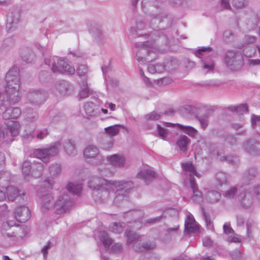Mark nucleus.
I'll list each match as a JSON object with an SVG mask.
<instances>
[{
    "instance_id": "nucleus-6",
    "label": "nucleus",
    "mask_w": 260,
    "mask_h": 260,
    "mask_svg": "<svg viewBox=\"0 0 260 260\" xmlns=\"http://www.w3.org/2000/svg\"><path fill=\"white\" fill-rule=\"evenodd\" d=\"M54 181L52 180L46 179L42 185V187L38 191V196L40 199L41 210L43 212H47L53 206L52 201L53 198L51 194L45 191L43 193V190L52 188Z\"/></svg>"
},
{
    "instance_id": "nucleus-60",
    "label": "nucleus",
    "mask_w": 260,
    "mask_h": 260,
    "mask_svg": "<svg viewBox=\"0 0 260 260\" xmlns=\"http://www.w3.org/2000/svg\"><path fill=\"white\" fill-rule=\"evenodd\" d=\"M220 4L222 9L231 10L232 8L229 0H221Z\"/></svg>"
},
{
    "instance_id": "nucleus-14",
    "label": "nucleus",
    "mask_w": 260,
    "mask_h": 260,
    "mask_svg": "<svg viewBox=\"0 0 260 260\" xmlns=\"http://www.w3.org/2000/svg\"><path fill=\"white\" fill-rule=\"evenodd\" d=\"M177 67V61L174 59L168 61L165 66L160 63H156L155 64H150L148 67V71L152 74L161 73L165 70L171 72L175 70Z\"/></svg>"
},
{
    "instance_id": "nucleus-4",
    "label": "nucleus",
    "mask_w": 260,
    "mask_h": 260,
    "mask_svg": "<svg viewBox=\"0 0 260 260\" xmlns=\"http://www.w3.org/2000/svg\"><path fill=\"white\" fill-rule=\"evenodd\" d=\"M20 124L16 121H9L6 126L0 127V146L5 147L14 140L19 132Z\"/></svg>"
},
{
    "instance_id": "nucleus-9",
    "label": "nucleus",
    "mask_w": 260,
    "mask_h": 260,
    "mask_svg": "<svg viewBox=\"0 0 260 260\" xmlns=\"http://www.w3.org/2000/svg\"><path fill=\"white\" fill-rule=\"evenodd\" d=\"M224 63L231 70L240 69L243 64L241 52L236 50L227 51L224 56Z\"/></svg>"
},
{
    "instance_id": "nucleus-43",
    "label": "nucleus",
    "mask_w": 260,
    "mask_h": 260,
    "mask_svg": "<svg viewBox=\"0 0 260 260\" xmlns=\"http://www.w3.org/2000/svg\"><path fill=\"white\" fill-rule=\"evenodd\" d=\"M161 114L155 111H152L145 115L144 118L146 121H156L159 119L161 117Z\"/></svg>"
},
{
    "instance_id": "nucleus-26",
    "label": "nucleus",
    "mask_w": 260,
    "mask_h": 260,
    "mask_svg": "<svg viewBox=\"0 0 260 260\" xmlns=\"http://www.w3.org/2000/svg\"><path fill=\"white\" fill-rule=\"evenodd\" d=\"M175 125H177L180 129L190 137H194L198 133V131L191 126H185L179 123L173 124L171 123H167V126H174Z\"/></svg>"
},
{
    "instance_id": "nucleus-57",
    "label": "nucleus",
    "mask_w": 260,
    "mask_h": 260,
    "mask_svg": "<svg viewBox=\"0 0 260 260\" xmlns=\"http://www.w3.org/2000/svg\"><path fill=\"white\" fill-rule=\"evenodd\" d=\"M122 248L123 245L121 243H117L112 246L111 250L114 253H117L120 252Z\"/></svg>"
},
{
    "instance_id": "nucleus-33",
    "label": "nucleus",
    "mask_w": 260,
    "mask_h": 260,
    "mask_svg": "<svg viewBox=\"0 0 260 260\" xmlns=\"http://www.w3.org/2000/svg\"><path fill=\"white\" fill-rule=\"evenodd\" d=\"M119 127H124L123 125L115 124L105 128V133L110 136L109 138H112L116 136L119 132Z\"/></svg>"
},
{
    "instance_id": "nucleus-17",
    "label": "nucleus",
    "mask_w": 260,
    "mask_h": 260,
    "mask_svg": "<svg viewBox=\"0 0 260 260\" xmlns=\"http://www.w3.org/2000/svg\"><path fill=\"white\" fill-rule=\"evenodd\" d=\"M15 218L19 222H25L30 217V211L25 206H20L16 208L14 212Z\"/></svg>"
},
{
    "instance_id": "nucleus-61",
    "label": "nucleus",
    "mask_w": 260,
    "mask_h": 260,
    "mask_svg": "<svg viewBox=\"0 0 260 260\" xmlns=\"http://www.w3.org/2000/svg\"><path fill=\"white\" fill-rule=\"evenodd\" d=\"M224 233L225 234H230L234 232V230L230 226V223L226 222L223 226Z\"/></svg>"
},
{
    "instance_id": "nucleus-34",
    "label": "nucleus",
    "mask_w": 260,
    "mask_h": 260,
    "mask_svg": "<svg viewBox=\"0 0 260 260\" xmlns=\"http://www.w3.org/2000/svg\"><path fill=\"white\" fill-rule=\"evenodd\" d=\"M114 139L113 138L105 137L100 142V147L105 150H109L113 146Z\"/></svg>"
},
{
    "instance_id": "nucleus-27",
    "label": "nucleus",
    "mask_w": 260,
    "mask_h": 260,
    "mask_svg": "<svg viewBox=\"0 0 260 260\" xmlns=\"http://www.w3.org/2000/svg\"><path fill=\"white\" fill-rule=\"evenodd\" d=\"M25 119L29 122H34L38 119V113L32 108H26L23 111Z\"/></svg>"
},
{
    "instance_id": "nucleus-37",
    "label": "nucleus",
    "mask_w": 260,
    "mask_h": 260,
    "mask_svg": "<svg viewBox=\"0 0 260 260\" xmlns=\"http://www.w3.org/2000/svg\"><path fill=\"white\" fill-rule=\"evenodd\" d=\"M8 198L9 201H13L18 196L20 195L19 191L16 187L10 186L6 188Z\"/></svg>"
},
{
    "instance_id": "nucleus-15",
    "label": "nucleus",
    "mask_w": 260,
    "mask_h": 260,
    "mask_svg": "<svg viewBox=\"0 0 260 260\" xmlns=\"http://www.w3.org/2000/svg\"><path fill=\"white\" fill-rule=\"evenodd\" d=\"M243 149L252 155H260V143L255 140H249L243 143Z\"/></svg>"
},
{
    "instance_id": "nucleus-21",
    "label": "nucleus",
    "mask_w": 260,
    "mask_h": 260,
    "mask_svg": "<svg viewBox=\"0 0 260 260\" xmlns=\"http://www.w3.org/2000/svg\"><path fill=\"white\" fill-rule=\"evenodd\" d=\"M19 55L22 60L26 63L31 62L35 58V54L29 47H22L19 50Z\"/></svg>"
},
{
    "instance_id": "nucleus-55",
    "label": "nucleus",
    "mask_w": 260,
    "mask_h": 260,
    "mask_svg": "<svg viewBox=\"0 0 260 260\" xmlns=\"http://www.w3.org/2000/svg\"><path fill=\"white\" fill-rule=\"evenodd\" d=\"M31 169V163L29 161L26 160L23 162L22 167V173L25 175H28L30 172Z\"/></svg>"
},
{
    "instance_id": "nucleus-45",
    "label": "nucleus",
    "mask_w": 260,
    "mask_h": 260,
    "mask_svg": "<svg viewBox=\"0 0 260 260\" xmlns=\"http://www.w3.org/2000/svg\"><path fill=\"white\" fill-rule=\"evenodd\" d=\"M202 215L205 220L207 228L213 231L214 230V227L213 225L211 224L210 216L205 212V209L203 207H202Z\"/></svg>"
},
{
    "instance_id": "nucleus-48",
    "label": "nucleus",
    "mask_w": 260,
    "mask_h": 260,
    "mask_svg": "<svg viewBox=\"0 0 260 260\" xmlns=\"http://www.w3.org/2000/svg\"><path fill=\"white\" fill-rule=\"evenodd\" d=\"M88 70L86 64H80L77 69V74L81 77H86Z\"/></svg>"
},
{
    "instance_id": "nucleus-40",
    "label": "nucleus",
    "mask_w": 260,
    "mask_h": 260,
    "mask_svg": "<svg viewBox=\"0 0 260 260\" xmlns=\"http://www.w3.org/2000/svg\"><path fill=\"white\" fill-rule=\"evenodd\" d=\"M185 230L187 231L188 233H192L197 231L194 220L190 217L187 218V219L185 220Z\"/></svg>"
},
{
    "instance_id": "nucleus-36",
    "label": "nucleus",
    "mask_w": 260,
    "mask_h": 260,
    "mask_svg": "<svg viewBox=\"0 0 260 260\" xmlns=\"http://www.w3.org/2000/svg\"><path fill=\"white\" fill-rule=\"evenodd\" d=\"M49 171L52 177H57L61 173V167L59 164H53L49 166Z\"/></svg>"
},
{
    "instance_id": "nucleus-32",
    "label": "nucleus",
    "mask_w": 260,
    "mask_h": 260,
    "mask_svg": "<svg viewBox=\"0 0 260 260\" xmlns=\"http://www.w3.org/2000/svg\"><path fill=\"white\" fill-rule=\"evenodd\" d=\"M70 87L69 83L66 81H61L57 83L56 85V89L63 95H67L68 93Z\"/></svg>"
},
{
    "instance_id": "nucleus-52",
    "label": "nucleus",
    "mask_w": 260,
    "mask_h": 260,
    "mask_svg": "<svg viewBox=\"0 0 260 260\" xmlns=\"http://www.w3.org/2000/svg\"><path fill=\"white\" fill-rule=\"evenodd\" d=\"M237 192L236 187H232L229 190L226 191L223 194V196L228 199H233Z\"/></svg>"
},
{
    "instance_id": "nucleus-12",
    "label": "nucleus",
    "mask_w": 260,
    "mask_h": 260,
    "mask_svg": "<svg viewBox=\"0 0 260 260\" xmlns=\"http://www.w3.org/2000/svg\"><path fill=\"white\" fill-rule=\"evenodd\" d=\"M84 156L86 161L92 165L101 164L104 160L100 155L98 148L93 145H89L85 148Z\"/></svg>"
},
{
    "instance_id": "nucleus-28",
    "label": "nucleus",
    "mask_w": 260,
    "mask_h": 260,
    "mask_svg": "<svg viewBox=\"0 0 260 260\" xmlns=\"http://www.w3.org/2000/svg\"><path fill=\"white\" fill-rule=\"evenodd\" d=\"M99 238L103 244L106 250H108L110 246L113 243V240L110 238L107 232L105 231H101L99 233Z\"/></svg>"
},
{
    "instance_id": "nucleus-29",
    "label": "nucleus",
    "mask_w": 260,
    "mask_h": 260,
    "mask_svg": "<svg viewBox=\"0 0 260 260\" xmlns=\"http://www.w3.org/2000/svg\"><path fill=\"white\" fill-rule=\"evenodd\" d=\"M181 167L185 174H189V181L191 178H194V176H198L196 168L192 163L189 162L182 163Z\"/></svg>"
},
{
    "instance_id": "nucleus-62",
    "label": "nucleus",
    "mask_w": 260,
    "mask_h": 260,
    "mask_svg": "<svg viewBox=\"0 0 260 260\" xmlns=\"http://www.w3.org/2000/svg\"><path fill=\"white\" fill-rule=\"evenodd\" d=\"M251 124L253 126L260 124V116L252 115L251 119Z\"/></svg>"
},
{
    "instance_id": "nucleus-5",
    "label": "nucleus",
    "mask_w": 260,
    "mask_h": 260,
    "mask_svg": "<svg viewBox=\"0 0 260 260\" xmlns=\"http://www.w3.org/2000/svg\"><path fill=\"white\" fill-rule=\"evenodd\" d=\"M210 52H212L211 54L212 56H216L217 55V52L210 47H200L194 52L196 56L201 59L200 62L202 67L207 72L213 71L215 67L214 61L212 59L207 57V56L210 55H208L207 53Z\"/></svg>"
},
{
    "instance_id": "nucleus-63",
    "label": "nucleus",
    "mask_w": 260,
    "mask_h": 260,
    "mask_svg": "<svg viewBox=\"0 0 260 260\" xmlns=\"http://www.w3.org/2000/svg\"><path fill=\"white\" fill-rule=\"evenodd\" d=\"M248 106L246 104H242L238 106V113L240 114L248 112Z\"/></svg>"
},
{
    "instance_id": "nucleus-16",
    "label": "nucleus",
    "mask_w": 260,
    "mask_h": 260,
    "mask_svg": "<svg viewBox=\"0 0 260 260\" xmlns=\"http://www.w3.org/2000/svg\"><path fill=\"white\" fill-rule=\"evenodd\" d=\"M155 247V244L154 242H143L141 238L135 242L132 245L133 249L137 252L153 249Z\"/></svg>"
},
{
    "instance_id": "nucleus-56",
    "label": "nucleus",
    "mask_w": 260,
    "mask_h": 260,
    "mask_svg": "<svg viewBox=\"0 0 260 260\" xmlns=\"http://www.w3.org/2000/svg\"><path fill=\"white\" fill-rule=\"evenodd\" d=\"M257 39L254 36L245 35L243 38V42L245 45H248L256 42Z\"/></svg>"
},
{
    "instance_id": "nucleus-24",
    "label": "nucleus",
    "mask_w": 260,
    "mask_h": 260,
    "mask_svg": "<svg viewBox=\"0 0 260 260\" xmlns=\"http://www.w3.org/2000/svg\"><path fill=\"white\" fill-rule=\"evenodd\" d=\"M190 188L192 190V200L196 202H199L202 199V192L199 190L198 185L195 182L194 178H191L190 180Z\"/></svg>"
},
{
    "instance_id": "nucleus-3",
    "label": "nucleus",
    "mask_w": 260,
    "mask_h": 260,
    "mask_svg": "<svg viewBox=\"0 0 260 260\" xmlns=\"http://www.w3.org/2000/svg\"><path fill=\"white\" fill-rule=\"evenodd\" d=\"M44 63L54 73H66L69 75L74 74L75 70L71 62L66 59H61L58 56H53L44 59Z\"/></svg>"
},
{
    "instance_id": "nucleus-18",
    "label": "nucleus",
    "mask_w": 260,
    "mask_h": 260,
    "mask_svg": "<svg viewBox=\"0 0 260 260\" xmlns=\"http://www.w3.org/2000/svg\"><path fill=\"white\" fill-rule=\"evenodd\" d=\"M137 47L140 48L139 51L136 54L137 60L142 63H144L146 61V59L139 55V54H141L143 50H145L148 54H149L153 51L154 49V44L150 43L148 42H144L142 44H137L136 45Z\"/></svg>"
},
{
    "instance_id": "nucleus-44",
    "label": "nucleus",
    "mask_w": 260,
    "mask_h": 260,
    "mask_svg": "<svg viewBox=\"0 0 260 260\" xmlns=\"http://www.w3.org/2000/svg\"><path fill=\"white\" fill-rule=\"evenodd\" d=\"M216 179L219 182L220 185L225 184L228 181V176L226 174L223 172H218L216 175Z\"/></svg>"
},
{
    "instance_id": "nucleus-42",
    "label": "nucleus",
    "mask_w": 260,
    "mask_h": 260,
    "mask_svg": "<svg viewBox=\"0 0 260 260\" xmlns=\"http://www.w3.org/2000/svg\"><path fill=\"white\" fill-rule=\"evenodd\" d=\"M10 179V174L7 171L0 172V186L7 184Z\"/></svg>"
},
{
    "instance_id": "nucleus-19",
    "label": "nucleus",
    "mask_w": 260,
    "mask_h": 260,
    "mask_svg": "<svg viewBox=\"0 0 260 260\" xmlns=\"http://www.w3.org/2000/svg\"><path fill=\"white\" fill-rule=\"evenodd\" d=\"M20 17V12L19 9H15L11 10L7 16L6 28L11 29L13 25L19 22Z\"/></svg>"
},
{
    "instance_id": "nucleus-39",
    "label": "nucleus",
    "mask_w": 260,
    "mask_h": 260,
    "mask_svg": "<svg viewBox=\"0 0 260 260\" xmlns=\"http://www.w3.org/2000/svg\"><path fill=\"white\" fill-rule=\"evenodd\" d=\"M165 20H168V18L165 15H161L160 14L152 15L151 24L152 27H155V25L159 24Z\"/></svg>"
},
{
    "instance_id": "nucleus-1",
    "label": "nucleus",
    "mask_w": 260,
    "mask_h": 260,
    "mask_svg": "<svg viewBox=\"0 0 260 260\" xmlns=\"http://www.w3.org/2000/svg\"><path fill=\"white\" fill-rule=\"evenodd\" d=\"M115 181L99 177H93L88 182V186L93 189V196L96 202H105L113 194Z\"/></svg>"
},
{
    "instance_id": "nucleus-53",
    "label": "nucleus",
    "mask_w": 260,
    "mask_h": 260,
    "mask_svg": "<svg viewBox=\"0 0 260 260\" xmlns=\"http://www.w3.org/2000/svg\"><path fill=\"white\" fill-rule=\"evenodd\" d=\"M206 144V150L209 154H216L217 146L215 144H212L210 143H205Z\"/></svg>"
},
{
    "instance_id": "nucleus-13",
    "label": "nucleus",
    "mask_w": 260,
    "mask_h": 260,
    "mask_svg": "<svg viewBox=\"0 0 260 260\" xmlns=\"http://www.w3.org/2000/svg\"><path fill=\"white\" fill-rule=\"evenodd\" d=\"M48 97L47 92L43 89H31L28 92L26 98L28 102L34 105L43 104Z\"/></svg>"
},
{
    "instance_id": "nucleus-20",
    "label": "nucleus",
    "mask_w": 260,
    "mask_h": 260,
    "mask_svg": "<svg viewBox=\"0 0 260 260\" xmlns=\"http://www.w3.org/2000/svg\"><path fill=\"white\" fill-rule=\"evenodd\" d=\"M110 164L115 167L124 168L126 167L125 158L123 155L115 154L107 157Z\"/></svg>"
},
{
    "instance_id": "nucleus-49",
    "label": "nucleus",
    "mask_w": 260,
    "mask_h": 260,
    "mask_svg": "<svg viewBox=\"0 0 260 260\" xmlns=\"http://www.w3.org/2000/svg\"><path fill=\"white\" fill-rule=\"evenodd\" d=\"M257 174V171L256 169L255 168H251L245 172L244 177L247 179H251L255 177Z\"/></svg>"
},
{
    "instance_id": "nucleus-7",
    "label": "nucleus",
    "mask_w": 260,
    "mask_h": 260,
    "mask_svg": "<svg viewBox=\"0 0 260 260\" xmlns=\"http://www.w3.org/2000/svg\"><path fill=\"white\" fill-rule=\"evenodd\" d=\"M60 146V143L57 142L45 147L35 149L33 154L36 157L47 164L50 162L51 157L58 154Z\"/></svg>"
},
{
    "instance_id": "nucleus-22",
    "label": "nucleus",
    "mask_w": 260,
    "mask_h": 260,
    "mask_svg": "<svg viewBox=\"0 0 260 260\" xmlns=\"http://www.w3.org/2000/svg\"><path fill=\"white\" fill-rule=\"evenodd\" d=\"M137 176L138 178L143 180L146 184H148L155 178L156 174L152 170L148 169L139 172Z\"/></svg>"
},
{
    "instance_id": "nucleus-30",
    "label": "nucleus",
    "mask_w": 260,
    "mask_h": 260,
    "mask_svg": "<svg viewBox=\"0 0 260 260\" xmlns=\"http://www.w3.org/2000/svg\"><path fill=\"white\" fill-rule=\"evenodd\" d=\"M125 236L127 238L126 244L131 245L141 238V236L137 234L135 231L127 230L125 232Z\"/></svg>"
},
{
    "instance_id": "nucleus-2",
    "label": "nucleus",
    "mask_w": 260,
    "mask_h": 260,
    "mask_svg": "<svg viewBox=\"0 0 260 260\" xmlns=\"http://www.w3.org/2000/svg\"><path fill=\"white\" fill-rule=\"evenodd\" d=\"M0 82L4 84L3 92L10 97L11 102H18L20 100L21 96L19 91L20 82L19 69L17 67H13L8 72L5 84L3 81H0Z\"/></svg>"
},
{
    "instance_id": "nucleus-47",
    "label": "nucleus",
    "mask_w": 260,
    "mask_h": 260,
    "mask_svg": "<svg viewBox=\"0 0 260 260\" xmlns=\"http://www.w3.org/2000/svg\"><path fill=\"white\" fill-rule=\"evenodd\" d=\"M145 27L144 24L142 22H139L137 23L136 27H132L131 29V32L133 35L138 37H140L142 35V34H139L138 30H143Z\"/></svg>"
},
{
    "instance_id": "nucleus-25",
    "label": "nucleus",
    "mask_w": 260,
    "mask_h": 260,
    "mask_svg": "<svg viewBox=\"0 0 260 260\" xmlns=\"http://www.w3.org/2000/svg\"><path fill=\"white\" fill-rule=\"evenodd\" d=\"M84 108L86 114L90 116H96L100 112L99 106L95 105L92 102L86 103Z\"/></svg>"
},
{
    "instance_id": "nucleus-8",
    "label": "nucleus",
    "mask_w": 260,
    "mask_h": 260,
    "mask_svg": "<svg viewBox=\"0 0 260 260\" xmlns=\"http://www.w3.org/2000/svg\"><path fill=\"white\" fill-rule=\"evenodd\" d=\"M17 102L13 103L11 101L10 97L6 95L3 102L1 103L0 115H2L4 119H17L21 114V111L18 107H9L10 104H14Z\"/></svg>"
},
{
    "instance_id": "nucleus-46",
    "label": "nucleus",
    "mask_w": 260,
    "mask_h": 260,
    "mask_svg": "<svg viewBox=\"0 0 260 260\" xmlns=\"http://www.w3.org/2000/svg\"><path fill=\"white\" fill-rule=\"evenodd\" d=\"M49 134V132L47 128H44L40 129L38 133L35 135L32 136V138L36 137L37 139L42 140L46 138Z\"/></svg>"
},
{
    "instance_id": "nucleus-11",
    "label": "nucleus",
    "mask_w": 260,
    "mask_h": 260,
    "mask_svg": "<svg viewBox=\"0 0 260 260\" xmlns=\"http://www.w3.org/2000/svg\"><path fill=\"white\" fill-rule=\"evenodd\" d=\"M74 205V201L67 193L60 194L54 204L55 212L58 214H61L69 212Z\"/></svg>"
},
{
    "instance_id": "nucleus-50",
    "label": "nucleus",
    "mask_w": 260,
    "mask_h": 260,
    "mask_svg": "<svg viewBox=\"0 0 260 260\" xmlns=\"http://www.w3.org/2000/svg\"><path fill=\"white\" fill-rule=\"evenodd\" d=\"M89 89L87 86L86 81H83L82 82V85L81 87V91L80 92L79 96L81 99H84L88 96Z\"/></svg>"
},
{
    "instance_id": "nucleus-31",
    "label": "nucleus",
    "mask_w": 260,
    "mask_h": 260,
    "mask_svg": "<svg viewBox=\"0 0 260 260\" xmlns=\"http://www.w3.org/2000/svg\"><path fill=\"white\" fill-rule=\"evenodd\" d=\"M190 143V139L186 136H181L177 141V145L180 150L185 152L187 150L188 146Z\"/></svg>"
},
{
    "instance_id": "nucleus-59",
    "label": "nucleus",
    "mask_w": 260,
    "mask_h": 260,
    "mask_svg": "<svg viewBox=\"0 0 260 260\" xmlns=\"http://www.w3.org/2000/svg\"><path fill=\"white\" fill-rule=\"evenodd\" d=\"M157 127L159 136L163 139L166 138L167 135L166 129L160 126L159 124H157Z\"/></svg>"
},
{
    "instance_id": "nucleus-23",
    "label": "nucleus",
    "mask_w": 260,
    "mask_h": 260,
    "mask_svg": "<svg viewBox=\"0 0 260 260\" xmlns=\"http://www.w3.org/2000/svg\"><path fill=\"white\" fill-rule=\"evenodd\" d=\"M89 32L94 40L98 43H101L104 39V36L100 27L97 25L91 26Z\"/></svg>"
},
{
    "instance_id": "nucleus-58",
    "label": "nucleus",
    "mask_w": 260,
    "mask_h": 260,
    "mask_svg": "<svg viewBox=\"0 0 260 260\" xmlns=\"http://www.w3.org/2000/svg\"><path fill=\"white\" fill-rule=\"evenodd\" d=\"M52 246V243L50 241H48L47 245H45L42 249V252L43 254L44 259H46L48 254V250Z\"/></svg>"
},
{
    "instance_id": "nucleus-38",
    "label": "nucleus",
    "mask_w": 260,
    "mask_h": 260,
    "mask_svg": "<svg viewBox=\"0 0 260 260\" xmlns=\"http://www.w3.org/2000/svg\"><path fill=\"white\" fill-rule=\"evenodd\" d=\"M69 192L76 195H79L81 191L82 185L80 184L69 183L67 186Z\"/></svg>"
},
{
    "instance_id": "nucleus-54",
    "label": "nucleus",
    "mask_w": 260,
    "mask_h": 260,
    "mask_svg": "<svg viewBox=\"0 0 260 260\" xmlns=\"http://www.w3.org/2000/svg\"><path fill=\"white\" fill-rule=\"evenodd\" d=\"M232 5L236 9H242L247 5V2L245 0H233Z\"/></svg>"
},
{
    "instance_id": "nucleus-41",
    "label": "nucleus",
    "mask_w": 260,
    "mask_h": 260,
    "mask_svg": "<svg viewBox=\"0 0 260 260\" xmlns=\"http://www.w3.org/2000/svg\"><path fill=\"white\" fill-rule=\"evenodd\" d=\"M123 223L114 222L110 226L109 230L110 231L116 234L121 233L123 230Z\"/></svg>"
},
{
    "instance_id": "nucleus-64",
    "label": "nucleus",
    "mask_w": 260,
    "mask_h": 260,
    "mask_svg": "<svg viewBox=\"0 0 260 260\" xmlns=\"http://www.w3.org/2000/svg\"><path fill=\"white\" fill-rule=\"evenodd\" d=\"M251 192L260 200V185H255L253 187Z\"/></svg>"
},
{
    "instance_id": "nucleus-51",
    "label": "nucleus",
    "mask_w": 260,
    "mask_h": 260,
    "mask_svg": "<svg viewBox=\"0 0 260 260\" xmlns=\"http://www.w3.org/2000/svg\"><path fill=\"white\" fill-rule=\"evenodd\" d=\"M198 120L199 121L201 127L203 128V129H205L206 127L208 126V116L207 114L203 115L200 116H198L197 117Z\"/></svg>"
},
{
    "instance_id": "nucleus-35",
    "label": "nucleus",
    "mask_w": 260,
    "mask_h": 260,
    "mask_svg": "<svg viewBox=\"0 0 260 260\" xmlns=\"http://www.w3.org/2000/svg\"><path fill=\"white\" fill-rule=\"evenodd\" d=\"M64 148L68 155L74 156L76 154V150L74 142L70 140L66 141L64 143Z\"/></svg>"
},
{
    "instance_id": "nucleus-10",
    "label": "nucleus",
    "mask_w": 260,
    "mask_h": 260,
    "mask_svg": "<svg viewBox=\"0 0 260 260\" xmlns=\"http://www.w3.org/2000/svg\"><path fill=\"white\" fill-rule=\"evenodd\" d=\"M114 188L117 190L115 193V197L113 201L115 205H119L120 202L124 200L129 190L133 188V184L129 181H116L114 183Z\"/></svg>"
}]
</instances>
